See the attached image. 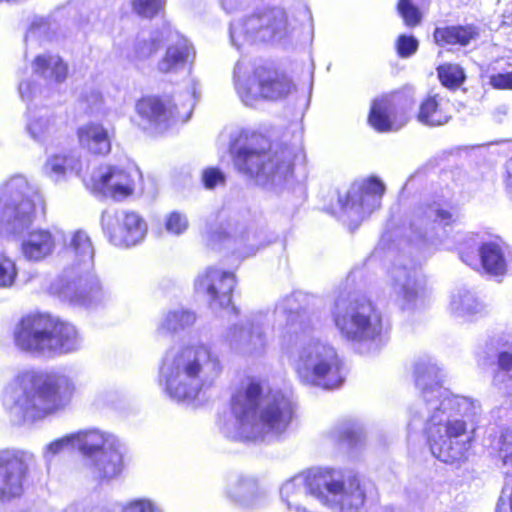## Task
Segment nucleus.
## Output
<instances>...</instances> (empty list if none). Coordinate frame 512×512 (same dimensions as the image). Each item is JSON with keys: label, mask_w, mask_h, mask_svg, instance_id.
I'll return each mask as SVG.
<instances>
[{"label": "nucleus", "mask_w": 512, "mask_h": 512, "mask_svg": "<svg viewBox=\"0 0 512 512\" xmlns=\"http://www.w3.org/2000/svg\"><path fill=\"white\" fill-rule=\"evenodd\" d=\"M225 339L233 351L249 356L262 354L268 344L264 322L258 317L230 327Z\"/></svg>", "instance_id": "4be33fe9"}, {"label": "nucleus", "mask_w": 512, "mask_h": 512, "mask_svg": "<svg viewBox=\"0 0 512 512\" xmlns=\"http://www.w3.org/2000/svg\"><path fill=\"white\" fill-rule=\"evenodd\" d=\"M65 278L68 283L63 287L61 294L75 305L86 308L96 307L109 298L99 280L90 273Z\"/></svg>", "instance_id": "b1692460"}, {"label": "nucleus", "mask_w": 512, "mask_h": 512, "mask_svg": "<svg viewBox=\"0 0 512 512\" xmlns=\"http://www.w3.org/2000/svg\"><path fill=\"white\" fill-rule=\"evenodd\" d=\"M82 168L83 161L76 152L54 155L45 164L46 174L54 181H59L68 172L80 175Z\"/></svg>", "instance_id": "f704fd0d"}, {"label": "nucleus", "mask_w": 512, "mask_h": 512, "mask_svg": "<svg viewBox=\"0 0 512 512\" xmlns=\"http://www.w3.org/2000/svg\"><path fill=\"white\" fill-rule=\"evenodd\" d=\"M189 226L186 215L177 211L171 212L165 220L166 230L173 235L183 234Z\"/></svg>", "instance_id": "09e8293b"}, {"label": "nucleus", "mask_w": 512, "mask_h": 512, "mask_svg": "<svg viewBox=\"0 0 512 512\" xmlns=\"http://www.w3.org/2000/svg\"><path fill=\"white\" fill-rule=\"evenodd\" d=\"M75 391L74 379L64 372L25 370L7 383L2 404L12 423H33L64 411Z\"/></svg>", "instance_id": "7ed1b4c3"}, {"label": "nucleus", "mask_w": 512, "mask_h": 512, "mask_svg": "<svg viewBox=\"0 0 512 512\" xmlns=\"http://www.w3.org/2000/svg\"><path fill=\"white\" fill-rule=\"evenodd\" d=\"M494 386L497 387L499 392L504 397H507L510 403L512 404V374L508 375V377L505 378V381L503 383Z\"/></svg>", "instance_id": "13d9d810"}, {"label": "nucleus", "mask_w": 512, "mask_h": 512, "mask_svg": "<svg viewBox=\"0 0 512 512\" xmlns=\"http://www.w3.org/2000/svg\"><path fill=\"white\" fill-rule=\"evenodd\" d=\"M493 449L502 459L504 473L512 474V426L501 431L493 442Z\"/></svg>", "instance_id": "ea45409f"}, {"label": "nucleus", "mask_w": 512, "mask_h": 512, "mask_svg": "<svg viewBox=\"0 0 512 512\" xmlns=\"http://www.w3.org/2000/svg\"><path fill=\"white\" fill-rule=\"evenodd\" d=\"M398 95H384L376 98L370 109L369 124L379 132L396 131L404 126L405 120H398L396 100Z\"/></svg>", "instance_id": "bb28decb"}, {"label": "nucleus", "mask_w": 512, "mask_h": 512, "mask_svg": "<svg viewBox=\"0 0 512 512\" xmlns=\"http://www.w3.org/2000/svg\"><path fill=\"white\" fill-rule=\"evenodd\" d=\"M384 191L385 186L380 180L370 178L361 184H354L345 200H340L345 214L355 226L380 206Z\"/></svg>", "instance_id": "aec40b11"}, {"label": "nucleus", "mask_w": 512, "mask_h": 512, "mask_svg": "<svg viewBox=\"0 0 512 512\" xmlns=\"http://www.w3.org/2000/svg\"><path fill=\"white\" fill-rule=\"evenodd\" d=\"M479 258L462 252L461 259L471 267L480 263L488 274L504 277L512 272V246L500 238L484 241L478 248Z\"/></svg>", "instance_id": "412c9836"}, {"label": "nucleus", "mask_w": 512, "mask_h": 512, "mask_svg": "<svg viewBox=\"0 0 512 512\" xmlns=\"http://www.w3.org/2000/svg\"><path fill=\"white\" fill-rule=\"evenodd\" d=\"M330 433L332 439L354 445L360 440L361 429L355 423L344 422L337 425Z\"/></svg>", "instance_id": "c03bdc74"}, {"label": "nucleus", "mask_w": 512, "mask_h": 512, "mask_svg": "<svg viewBox=\"0 0 512 512\" xmlns=\"http://www.w3.org/2000/svg\"><path fill=\"white\" fill-rule=\"evenodd\" d=\"M195 58V50L190 42L179 37L168 46L163 57L158 61L157 69L161 73H176Z\"/></svg>", "instance_id": "7c9ffc66"}, {"label": "nucleus", "mask_w": 512, "mask_h": 512, "mask_svg": "<svg viewBox=\"0 0 512 512\" xmlns=\"http://www.w3.org/2000/svg\"><path fill=\"white\" fill-rule=\"evenodd\" d=\"M142 182V174L137 166H103L91 176L94 190L114 200H123L133 195Z\"/></svg>", "instance_id": "2eb2a0df"}, {"label": "nucleus", "mask_w": 512, "mask_h": 512, "mask_svg": "<svg viewBox=\"0 0 512 512\" xmlns=\"http://www.w3.org/2000/svg\"><path fill=\"white\" fill-rule=\"evenodd\" d=\"M27 132L37 142H44L56 131L54 116L47 110L29 111Z\"/></svg>", "instance_id": "4c0bfd02"}, {"label": "nucleus", "mask_w": 512, "mask_h": 512, "mask_svg": "<svg viewBox=\"0 0 512 512\" xmlns=\"http://www.w3.org/2000/svg\"><path fill=\"white\" fill-rule=\"evenodd\" d=\"M95 249L91 237L83 229L68 232L63 237V276L91 273L94 267Z\"/></svg>", "instance_id": "a211bd4d"}, {"label": "nucleus", "mask_w": 512, "mask_h": 512, "mask_svg": "<svg viewBox=\"0 0 512 512\" xmlns=\"http://www.w3.org/2000/svg\"><path fill=\"white\" fill-rule=\"evenodd\" d=\"M235 90L246 106H255L260 100H278L288 96L294 89L291 80L284 74L263 68L253 70L245 61H238L234 68Z\"/></svg>", "instance_id": "ddd939ff"}, {"label": "nucleus", "mask_w": 512, "mask_h": 512, "mask_svg": "<svg viewBox=\"0 0 512 512\" xmlns=\"http://www.w3.org/2000/svg\"><path fill=\"white\" fill-rule=\"evenodd\" d=\"M291 398L266 384L250 381L231 402V416L220 423L221 432L239 441L264 440L286 431L293 417Z\"/></svg>", "instance_id": "f03ea898"}, {"label": "nucleus", "mask_w": 512, "mask_h": 512, "mask_svg": "<svg viewBox=\"0 0 512 512\" xmlns=\"http://www.w3.org/2000/svg\"><path fill=\"white\" fill-rule=\"evenodd\" d=\"M33 72L51 83H61L68 75V66L58 55L37 56L32 64Z\"/></svg>", "instance_id": "473e14b6"}, {"label": "nucleus", "mask_w": 512, "mask_h": 512, "mask_svg": "<svg viewBox=\"0 0 512 512\" xmlns=\"http://www.w3.org/2000/svg\"><path fill=\"white\" fill-rule=\"evenodd\" d=\"M102 227L109 241L115 246L130 247L141 242L147 232V224L133 211H107L102 215Z\"/></svg>", "instance_id": "f3484780"}, {"label": "nucleus", "mask_w": 512, "mask_h": 512, "mask_svg": "<svg viewBox=\"0 0 512 512\" xmlns=\"http://www.w3.org/2000/svg\"><path fill=\"white\" fill-rule=\"evenodd\" d=\"M479 37L478 29L473 25L448 26L436 28L434 39L438 45L467 46L471 41Z\"/></svg>", "instance_id": "c9c22d12"}, {"label": "nucleus", "mask_w": 512, "mask_h": 512, "mask_svg": "<svg viewBox=\"0 0 512 512\" xmlns=\"http://www.w3.org/2000/svg\"><path fill=\"white\" fill-rule=\"evenodd\" d=\"M160 43L158 37L138 38L128 49L127 58L138 65L149 59L158 50Z\"/></svg>", "instance_id": "58836bf2"}, {"label": "nucleus", "mask_w": 512, "mask_h": 512, "mask_svg": "<svg viewBox=\"0 0 512 512\" xmlns=\"http://www.w3.org/2000/svg\"><path fill=\"white\" fill-rule=\"evenodd\" d=\"M196 316L184 308H174L164 312L158 320L156 333L159 336H169L192 326Z\"/></svg>", "instance_id": "72a5a7b5"}, {"label": "nucleus", "mask_w": 512, "mask_h": 512, "mask_svg": "<svg viewBox=\"0 0 512 512\" xmlns=\"http://www.w3.org/2000/svg\"><path fill=\"white\" fill-rule=\"evenodd\" d=\"M308 494L340 511L358 510L365 502L359 478L332 468H315L287 480L280 489L282 501L290 511L309 512Z\"/></svg>", "instance_id": "20e7f679"}, {"label": "nucleus", "mask_w": 512, "mask_h": 512, "mask_svg": "<svg viewBox=\"0 0 512 512\" xmlns=\"http://www.w3.org/2000/svg\"><path fill=\"white\" fill-rule=\"evenodd\" d=\"M311 330V321L305 313H290L287 318L285 333L299 337L306 335Z\"/></svg>", "instance_id": "37998d69"}, {"label": "nucleus", "mask_w": 512, "mask_h": 512, "mask_svg": "<svg viewBox=\"0 0 512 512\" xmlns=\"http://www.w3.org/2000/svg\"><path fill=\"white\" fill-rule=\"evenodd\" d=\"M198 83L191 81L190 92L181 101L179 95L172 97H145L136 104V112L140 118L139 125L143 129L163 130L171 122L188 120L197 98Z\"/></svg>", "instance_id": "4468645a"}, {"label": "nucleus", "mask_w": 512, "mask_h": 512, "mask_svg": "<svg viewBox=\"0 0 512 512\" xmlns=\"http://www.w3.org/2000/svg\"><path fill=\"white\" fill-rule=\"evenodd\" d=\"M451 118V104L448 99L435 94L427 97L420 105L418 120L428 126H441Z\"/></svg>", "instance_id": "2f4dec72"}, {"label": "nucleus", "mask_w": 512, "mask_h": 512, "mask_svg": "<svg viewBox=\"0 0 512 512\" xmlns=\"http://www.w3.org/2000/svg\"><path fill=\"white\" fill-rule=\"evenodd\" d=\"M392 290L404 308L415 307L424 302V280L415 267H395L392 271Z\"/></svg>", "instance_id": "393cba45"}, {"label": "nucleus", "mask_w": 512, "mask_h": 512, "mask_svg": "<svg viewBox=\"0 0 512 512\" xmlns=\"http://www.w3.org/2000/svg\"><path fill=\"white\" fill-rule=\"evenodd\" d=\"M332 318L341 336L364 352L375 351L382 344V317L370 301L338 299Z\"/></svg>", "instance_id": "1a4fd4ad"}, {"label": "nucleus", "mask_w": 512, "mask_h": 512, "mask_svg": "<svg viewBox=\"0 0 512 512\" xmlns=\"http://www.w3.org/2000/svg\"><path fill=\"white\" fill-rule=\"evenodd\" d=\"M14 341L24 351L64 355L82 347L77 328L45 315L24 317L15 327Z\"/></svg>", "instance_id": "423d86ee"}, {"label": "nucleus", "mask_w": 512, "mask_h": 512, "mask_svg": "<svg viewBox=\"0 0 512 512\" xmlns=\"http://www.w3.org/2000/svg\"><path fill=\"white\" fill-rule=\"evenodd\" d=\"M236 285L235 274L216 266L201 271L194 280L195 291L207 298L214 310L227 307Z\"/></svg>", "instance_id": "6ab92c4d"}, {"label": "nucleus", "mask_w": 512, "mask_h": 512, "mask_svg": "<svg viewBox=\"0 0 512 512\" xmlns=\"http://www.w3.org/2000/svg\"><path fill=\"white\" fill-rule=\"evenodd\" d=\"M166 4V0H132L133 11L145 18H153L159 14Z\"/></svg>", "instance_id": "49530a36"}, {"label": "nucleus", "mask_w": 512, "mask_h": 512, "mask_svg": "<svg viewBox=\"0 0 512 512\" xmlns=\"http://www.w3.org/2000/svg\"><path fill=\"white\" fill-rule=\"evenodd\" d=\"M295 27L287 13L277 7L262 8L251 15L234 21L230 26V39L237 48L257 42H272L290 36Z\"/></svg>", "instance_id": "f8f14e48"}, {"label": "nucleus", "mask_w": 512, "mask_h": 512, "mask_svg": "<svg viewBox=\"0 0 512 512\" xmlns=\"http://www.w3.org/2000/svg\"><path fill=\"white\" fill-rule=\"evenodd\" d=\"M113 130L98 122H88L77 129L79 145L96 155H106L111 150Z\"/></svg>", "instance_id": "cd10ccee"}, {"label": "nucleus", "mask_w": 512, "mask_h": 512, "mask_svg": "<svg viewBox=\"0 0 512 512\" xmlns=\"http://www.w3.org/2000/svg\"><path fill=\"white\" fill-rule=\"evenodd\" d=\"M84 101L90 111H100L103 105L102 95L98 91H90L84 96Z\"/></svg>", "instance_id": "6e6d98bb"}, {"label": "nucleus", "mask_w": 512, "mask_h": 512, "mask_svg": "<svg viewBox=\"0 0 512 512\" xmlns=\"http://www.w3.org/2000/svg\"><path fill=\"white\" fill-rule=\"evenodd\" d=\"M398 11L407 26H416L420 23L421 14L410 0H400L398 3Z\"/></svg>", "instance_id": "8fccbe9b"}, {"label": "nucleus", "mask_w": 512, "mask_h": 512, "mask_svg": "<svg viewBox=\"0 0 512 512\" xmlns=\"http://www.w3.org/2000/svg\"><path fill=\"white\" fill-rule=\"evenodd\" d=\"M455 221L453 214L442 208L438 203L422 205L415 211L413 225L419 231L420 236L434 245L442 243L438 237V231Z\"/></svg>", "instance_id": "a878e982"}, {"label": "nucleus", "mask_w": 512, "mask_h": 512, "mask_svg": "<svg viewBox=\"0 0 512 512\" xmlns=\"http://www.w3.org/2000/svg\"><path fill=\"white\" fill-rule=\"evenodd\" d=\"M498 366L499 370L493 378L494 385L503 383L505 378L512 374V354L506 351L500 352L498 354Z\"/></svg>", "instance_id": "3c124183"}, {"label": "nucleus", "mask_w": 512, "mask_h": 512, "mask_svg": "<svg viewBox=\"0 0 512 512\" xmlns=\"http://www.w3.org/2000/svg\"><path fill=\"white\" fill-rule=\"evenodd\" d=\"M504 23L512 25V3L503 12Z\"/></svg>", "instance_id": "680f3d73"}, {"label": "nucleus", "mask_w": 512, "mask_h": 512, "mask_svg": "<svg viewBox=\"0 0 512 512\" xmlns=\"http://www.w3.org/2000/svg\"><path fill=\"white\" fill-rule=\"evenodd\" d=\"M38 210L45 211V201L24 175H14L0 185V233L23 232L34 222Z\"/></svg>", "instance_id": "6e6552de"}, {"label": "nucleus", "mask_w": 512, "mask_h": 512, "mask_svg": "<svg viewBox=\"0 0 512 512\" xmlns=\"http://www.w3.org/2000/svg\"><path fill=\"white\" fill-rule=\"evenodd\" d=\"M225 493L232 502L244 508H253L264 498L258 483L253 478L243 476L230 481Z\"/></svg>", "instance_id": "c756f323"}, {"label": "nucleus", "mask_w": 512, "mask_h": 512, "mask_svg": "<svg viewBox=\"0 0 512 512\" xmlns=\"http://www.w3.org/2000/svg\"><path fill=\"white\" fill-rule=\"evenodd\" d=\"M437 74L442 85L449 89L458 88L466 78L463 68L453 63L440 65Z\"/></svg>", "instance_id": "a19ab883"}, {"label": "nucleus", "mask_w": 512, "mask_h": 512, "mask_svg": "<svg viewBox=\"0 0 512 512\" xmlns=\"http://www.w3.org/2000/svg\"><path fill=\"white\" fill-rule=\"evenodd\" d=\"M56 249V239L48 229H33L23 239L21 253L31 262H41L50 257Z\"/></svg>", "instance_id": "c85d7f7f"}, {"label": "nucleus", "mask_w": 512, "mask_h": 512, "mask_svg": "<svg viewBox=\"0 0 512 512\" xmlns=\"http://www.w3.org/2000/svg\"><path fill=\"white\" fill-rule=\"evenodd\" d=\"M75 446L86 457V467L91 478L98 482H111L124 470V445L107 431L87 429L74 433Z\"/></svg>", "instance_id": "9d476101"}, {"label": "nucleus", "mask_w": 512, "mask_h": 512, "mask_svg": "<svg viewBox=\"0 0 512 512\" xmlns=\"http://www.w3.org/2000/svg\"><path fill=\"white\" fill-rule=\"evenodd\" d=\"M418 41L412 36L401 35L397 41V51L401 57H409L416 52Z\"/></svg>", "instance_id": "864d4df0"}, {"label": "nucleus", "mask_w": 512, "mask_h": 512, "mask_svg": "<svg viewBox=\"0 0 512 512\" xmlns=\"http://www.w3.org/2000/svg\"><path fill=\"white\" fill-rule=\"evenodd\" d=\"M266 243L265 233L255 225L241 227L233 235L216 231L208 239V244L211 248L217 249L223 245L228 249H234L243 257L254 255Z\"/></svg>", "instance_id": "5701e85b"}, {"label": "nucleus", "mask_w": 512, "mask_h": 512, "mask_svg": "<svg viewBox=\"0 0 512 512\" xmlns=\"http://www.w3.org/2000/svg\"><path fill=\"white\" fill-rule=\"evenodd\" d=\"M482 310L483 305L468 289L457 288L451 293L449 311L454 317L468 319Z\"/></svg>", "instance_id": "e433bc0d"}, {"label": "nucleus", "mask_w": 512, "mask_h": 512, "mask_svg": "<svg viewBox=\"0 0 512 512\" xmlns=\"http://www.w3.org/2000/svg\"><path fill=\"white\" fill-rule=\"evenodd\" d=\"M70 448H76L74 433L52 441L43 449V458L49 463L55 456Z\"/></svg>", "instance_id": "a18cd8bd"}, {"label": "nucleus", "mask_w": 512, "mask_h": 512, "mask_svg": "<svg viewBox=\"0 0 512 512\" xmlns=\"http://www.w3.org/2000/svg\"><path fill=\"white\" fill-rule=\"evenodd\" d=\"M504 184L506 192L512 198V157L505 164Z\"/></svg>", "instance_id": "bf43d9fd"}, {"label": "nucleus", "mask_w": 512, "mask_h": 512, "mask_svg": "<svg viewBox=\"0 0 512 512\" xmlns=\"http://www.w3.org/2000/svg\"><path fill=\"white\" fill-rule=\"evenodd\" d=\"M222 7L227 12H233L235 11L240 4V0H220Z\"/></svg>", "instance_id": "052dcab7"}, {"label": "nucleus", "mask_w": 512, "mask_h": 512, "mask_svg": "<svg viewBox=\"0 0 512 512\" xmlns=\"http://www.w3.org/2000/svg\"><path fill=\"white\" fill-rule=\"evenodd\" d=\"M490 84L497 89H512V72L492 75Z\"/></svg>", "instance_id": "5fc2aeb1"}, {"label": "nucleus", "mask_w": 512, "mask_h": 512, "mask_svg": "<svg viewBox=\"0 0 512 512\" xmlns=\"http://www.w3.org/2000/svg\"><path fill=\"white\" fill-rule=\"evenodd\" d=\"M415 383L422 396L409 410L408 427L424 429L434 457L444 463L463 459L481 416L480 404L440 385V368L431 358L415 363Z\"/></svg>", "instance_id": "f257e3e1"}, {"label": "nucleus", "mask_w": 512, "mask_h": 512, "mask_svg": "<svg viewBox=\"0 0 512 512\" xmlns=\"http://www.w3.org/2000/svg\"><path fill=\"white\" fill-rule=\"evenodd\" d=\"M299 380L323 389L338 388L343 382L341 363L336 350L319 339L302 343L294 361Z\"/></svg>", "instance_id": "9b49d317"}, {"label": "nucleus", "mask_w": 512, "mask_h": 512, "mask_svg": "<svg viewBox=\"0 0 512 512\" xmlns=\"http://www.w3.org/2000/svg\"><path fill=\"white\" fill-rule=\"evenodd\" d=\"M222 372L219 356L204 344L190 345L166 352L158 382L172 399L192 401L212 386Z\"/></svg>", "instance_id": "39448f33"}, {"label": "nucleus", "mask_w": 512, "mask_h": 512, "mask_svg": "<svg viewBox=\"0 0 512 512\" xmlns=\"http://www.w3.org/2000/svg\"><path fill=\"white\" fill-rule=\"evenodd\" d=\"M33 455L25 451L0 450V504L23 494L24 483Z\"/></svg>", "instance_id": "dca6fc26"}, {"label": "nucleus", "mask_w": 512, "mask_h": 512, "mask_svg": "<svg viewBox=\"0 0 512 512\" xmlns=\"http://www.w3.org/2000/svg\"><path fill=\"white\" fill-rule=\"evenodd\" d=\"M247 142L239 147V138L234 146L236 168L252 177L260 184H278L287 179L293 170L292 153L284 148L280 151H267L268 140L261 134L243 133Z\"/></svg>", "instance_id": "0eeeda50"}, {"label": "nucleus", "mask_w": 512, "mask_h": 512, "mask_svg": "<svg viewBox=\"0 0 512 512\" xmlns=\"http://www.w3.org/2000/svg\"><path fill=\"white\" fill-rule=\"evenodd\" d=\"M202 181L207 189H213L225 183V176L217 168H207L202 172Z\"/></svg>", "instance_id": "603ef678"}, {"label": "nucleus", "mask_w": 512, "mask_h": 512, "mask_svg": "<svg viewBox=\"0 0 512 512\" xmlns=\"http://www.w3.org/2000/svg\"><path fill=\"white\" fill-rule=\"evenodd\" d=\"M121 512H163V510L149 498H136L126 502Z\"/></svg>", "instance_id": "de8ad7c7"}, {"label": "nucleus", "mask_w": 512, "mask_h": 512, "mask_svg": "<svg viewBox=\"0 0 512 512\" xmlns=\"http://www.w3.org/2000/svg\"><path fill=\"white\" fill-rule=\"evenodd\" d=\"M18 269L15 260L0 251V289L11 288L17 279Z\"/></svg>", "instance_id": "79ce46f5"}, {"label": "nucleus", "mask_w": 512, "mask_h": 512, "mask_svg": "<svg viewBox=\"0 0 512 512\" xmlns=\"http://www.w3.org/2000/svg\"><path fill=\"white\" fill-rule=\"evenodd\" d=\"M36 88L28 81L21 82L19 85V94L23 101H30L34 98Z\"/></svg>", "instance_id": "4d7b16f0"}]
</instances>
